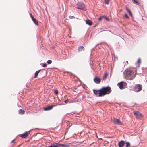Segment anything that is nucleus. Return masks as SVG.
<instances>
[{"instance_id": "obj_1", "label": "nucleus", "mask_w": 147, "mask_h": 147, "mask_svg": "<svg viewBox=\"0 0 147 147\" xmlns=\"http://www.w3.org/2000/svg\"><path fill=\"white\" fill-rule=\"evenodd\" d=\"M94 94L96 96L100 97L105 95L109 94L111 92V87L109 86L104 87L99 90H93Z\"/></svg>"}, {"instance_id": "obj_2", "label": "nucleus", "mask_w": 147, "mask_h": 147, "mask_svg": "<svg viewBox=\"0 0 147 147\" xmlns=\"http://www.w3.org/2000/svg\"><path fill=\"white\" fill-rule=\"evenodd\" d=\"M137 72L135 69L131 70L130 69H127L125 71L124 75L125 78L127 80H133L137 74Z\"/></svg>"}, {"instance_id": "obj_3", "label": "nucleus", "mask_w": 147, "mask_h": 147, "mask_svg": "<svg viewBox=\"0 0 147 147\" xmlns=\"http://www.w3.org/2000/svg\"><path fill=\"white\" fill-rule=\"evenodd\" d=\"M134 115L136 116V117L137 119H140L142 118L143 115L140 112L138 111H134Z\"/></svg>"}, {"instance_id": "obj_4", "label": "nucleus", "mask_w": 147, "mask_h": 147, "mask_svg": "<svg viewBox=\"0 0 147 147\" xmlns=\"http://www.w3.org/2000/svg\"><path fill=\"white\" fill-rule=\"evenodd\" d=\"M77 8L78 9L82 10H85L86 9L85 8V5L82 3H78L77 4Z\"/></svg>"}, {"instance_id": "obj_5", "label": "nucleus", "mask_w": 147, "mask_h": 147, "mask_svg": "<svg viewBox=\"0 0 147 147\" xmlns=\"http://www.w3.org/2000/svg\"><path fill=\"white\" fill-rule=\"evenodd\" d=\"M125 85H127V84L123 81H121L117 84V86L120 89H122L124 88L123 87Z\"/></svg>"}, {"instance_id": "obj_6", "label": "nucleus", "mask_w": 147, "mask_h": 147, "mask_svg": "<svg viewBox=\"0 0 147 147\" xmlns=\"http://www.w3.org/2000/svg\"><path fill=\"white\" fill-rule=\"evenodd\" d=\"M142 89V87L141 85L140 84H138L135 88L134 90L136 92H138L141 91Z\"/></svg>"}, {"instance_id": "obj_7", "label": "nucleus", "mask_w": 147, "mask_h": 147, "mask_svg": "<svg viewBox=\"0 0 147 147\" xmlns=\"http://www.w3.org/2000/svg\"><path fill=\"white\" fill-rule=\"evenodd\" d=\"M113 123L115 124L119 125H122V123L118 119L114 118L113 120Z\"/></svg>"}, {"instance_id": "obj_8", "label": "nucleus", "mask_w": 147, "mask_h": 147, "mask_svg": "<svg viewBox=\"0 0 147 147\" xmlns=\"http://www.w3.org/2000/svg\"><path fill=\"white\" fill-rule=\"evenodd\" d=\"M30 131L26 132L24 134H21L20 136L22 138H25L28 136L30 134Z\"/></svg>"}, {"instance_id": "obj_9", "label": "nucleus", "mask_w": 147, "mask_h": 147, "mask_svg": "<svg viewBox=\"0 0 147 147\" xmlns=\"http://www.w3.org/2000/svg\"><path fill=\"white\" fill-rule=\"evenodd\" d=\"M94 81L96 84H99L101 81V80L99 77H95L94 78Z\"/></svg>"}, {"instance_id": "obj_10", "label": "nucleus", "mask_w": 147, "mask_h": 147, "mask_svg": "<svg viewBox=\"0 0 147 147\" xmlns=\"http://www.w3.org/2000/svg\"><path fill=\"white\" fill-rule=\"evenodd\" d=\"M55 105L49 106H47L43 108V109L45 111H48L51 109L53 108Z\"/></svg>"}, {"instance_id": "obj_11", "label": "nucleus", "mask_w": 147, "mask_h": 147, "mask_svg": "<svg viewBox=\"0 0 147 147\" xmlns=\"http://www.w3.org/2000/svg\"><path fill=\"white\" fill-rule=\"evenodd\" d=\"M125 144V142L124 141L121 140L119 142V147H123Z\"/></svg>"}, {"instance_id": "obj_12", "label": "nucleus", "mask_w": 147, "mask_h": 147, "mask_svg": "<svg viewBox=\"0 0 147 147\" xmlns=\"http://www.w3.org/2000/svg\"><path fill=\"white\" fill-rule=\"evenodd\" d=\"M85 49L84 47L82 46H80L79 47L78 50V52H80L83 51H84Z\"/></svg>"}, {"instance_id": "obj_13", "label": "nucleus", "mask_w": 147, "mask_h": 147, "mask_svg": "<svg viewBox=\"0 0 147 147\" xmlns=\"http://www.w3.org/2000/svg\"><path fill=\"white\" fill-rule=\"evenodd\" d=\"M86 23L88 25H91L92 24V22L91 20H86Z\"/></svg>"}, {"instance_id": "obj_14", "label": "nucleus", "mask_w": 147, "mask_h": 147, "mask_svg": "<svg viewBox=\"0 0 147 147\" xmlns=\"http://www.w3.org/2000/svg\"><path fill=\"white\" fill-rule=\"evenodd\" d=\"M41 71V70H39L37 71L35 73V74L34 76V78H36L37 77V76H38V74Z\"/></svg>"}, {"instance_id": "obj_15", "label": "nucleus", "mask_w": 147, "mask_h": 147, "mask_svg": "<svg viewBox=\"0 0 147 147\" xmlns=\"http://www.w3.org/2000/svg\"><path fill=\"white\" fill-rule=\"evenodd\" d=\"M18 113L20 114H23L24 113L25 111L22 109H20L18 111Z\"/></svg>"}, {"instance_id": "obj_16", "label": "nucleus", "mask_w": 147, "mask_h": 147, "mask_svg": "<svg viewBox=\"0 0 147 147\" xmlns=\"http://www.w3.org/2000/svg\"><path fill=\"white\" fill-rule=\"evenodd\" d=\"M126 9L127 11L129 13V14L130 15V16L132 17V14L131 12V11L127 7L126 8Z\"/></svg>"}, {"instance_id": "obj_17", "label": "nucleus", "mask_w": 147, "mask_h": 147, "mask_svg": "<svg viewBox=\"0 0 147 147\" xmlns=\"http://www.w3.org/2000/svg\"><path fill=\"white\" fill-rule=\"evenodd\" d=\"M107 76H108L107 74V73H105L104 75L103 76V80H105L107 78Z\"/></svg>"}, {"instance_id": "obj_18", "label": "nucleus", "mask_w": 147, "mask_h": 147, "mask_svg": "<svg viewBox=\"0 0 147 147\" xmlns=\"http://www.w3.org/2000/svg\"><path fill=\"white\" fill-rule=\"evenodd\" d=\"M33 21L36 25H38V22L36 19H34V20H33Z\"/></svg>"}, {"instance_id": "obj_19", "label": "nucleus", "mask_w": 147, "mask_h": 147, "mask_svg": "<svg viewBox=\"0 0 147 147\" xmlns=\"http://www.w3.org/2000/svg\"><path fill=\"white\" fill-rule=\"evenodd\" d=\"M126 144V147H129L130 146V143L129 142H126L125 143Z\"/></svg>"}, {"instance_id": "obj_20", "label": "nucleus", "mask_w": 147, "mask_h": 147, "mask_svg": "<svg viewBox=\"0 0 147 147\" xmlns=\"http://www.w3.org/2000/svg\"><path fill=\"white\" fill-rule=\"evenodd\" d=\"M54 147H60V144H57L56 143L54 144Z\"/></svg>"}, {"instance_id": "obj_21", "label": "nucleus", "mask_w": 147, "mask_h": 147, "mask_svg": "<svg viewBox=\"0 0 147 147\" xmlns=\"http://www.w3.org/2000/svg\"><path fill=\"white\" fill-rule=\"evenodd\" d=\"M60 147L61 146L63 147H67V146L66 145L63 144H60Z\"/></svg>"}, {"instance_id": "obj_22", "label": "nucleus", "mask_w": 147, "mask_h": 147, "mask_svg": "<svg viewBox=\"0 0 147 147\" xmlns=\"http://www.w3.org/2000/svg\"><path fill=\"white\" fill-rule=\"evenodd\" d=\"M104 1L105 3L107 4H108L110 1V0H104Z\"/></svg>"}, {"instance_id": "obj_23", "label": "nucleus", "mask_w": 147, "mask_h": 147, "mask_svg": "<svg viewBox=\"0 0 147 147\" xmlns=\"http://www.w3.org/2000/svg\"><path fill=\"white\" fill-rule=\"evenodd\" d=\"M104 16H101L100 17V18H98V20L99 21L101 20L102 18H104Z\"/></svg>"}, {"instance_id": "obj_24", "label": "nucleus", "mask_w": 147, "mask_h": 147, "mask_svg": "<svg viewBox=\"0 0 147 147\" xmlns=\"http://www.w3.org/2000/svg\"><path fill=\"white\" fill-rule=\"evenodd\" d=\"M47 63L48 64H51L52 63V61L51 60H49L47 61Z\"/></svg>"}, {"instance_id": "obj_25", "label": "nucleus", "mask_w": 147, "mask_h": 147, "mask_svg": "<svg viewBox=\"0 0 147 147\" xmlns=\"http://www.w3.org/2000/svg\"><path fill=\"white\" fill-rule=\"evenodd\" d=\"M54 93L56 94H57L58 93V91L57 90H55L54 91Z\"/></svg>"}, {"instance_id": "obj_26", "label": "nucleus", "mask_w": 147, "mask_h": 147, "mask_svg": "<svg viewBox=\"0 0 147 147\" xmlns=\"http://www.w3.org/2000/svg\"><path fill=\"white\" fill-rule=\"evenodd\" d=\"M69 18L71 19L73 18H74L75 17L74 16H70L69 17Z\"/></svg>"}, {"instance_id": "obj_27", "label": "nucleus", "mask_w": 147, "mask_h": 147, "mask_svg": "<svg viewBox=\"0 0 147 147\" xmlns=\"http://www.w3.org/2000/svg\"><path fill=\"white\" fill-rule=\"evenodd\" d=\"M141 62V59L140 58L138 59V63L140 64V63Z\"/></svg>"}, {"instance_id": "obj_28", "label": "nucleus", "mask_w": 147, "mask_h": 147, "mask_svg": "<svg viewBox=\"0 0 147 147\" xmlns=\"http://www.w3.org/2000/svg\"><path fill=\"white\" fill-rule=\"evenodd\" d=\"M124 16H125V18H129V17L126 14H124Z\"/></svg>"}, {"instance_id": "obj_29", "label": "nucleus", "mask_w": 147, "mask_h": 147, "mask_svg": "<svg viewBox=\"0 0 147 147\" xmlns=\"http://www.w3.org/2000/svg\"><path fill=\"white\" fill-rule=\"evenodd\" d=\"M104 18H105V19L106 20H107V21H109V18H107V17H105V16H104Z\"/></svg>"}, {"instance_id": "obj_30", "label": "nucleus", "mask_w": 147, "mask_h": 147, "mask_svg": "<svg viewBox=\"0 0 147 147\" xmlns=\"http://www.w3.org/2000/svg\"><path fill=\"white\" fill-rule=\"evenodd\" d=\"M68 99H67V100H65L64 101V102L66 104L68 102Z\"/></svg>"}, {"instance_id": "obj_31", "label": "nucleus", "mask_w": 147, "mask_h": 147, "mask_svg": "<svg viewBox=\"0 0 147 147\" xmlns=\"http://www.w3.org/2000/svg\"><path fill=\"white\" fill-rule=\"evenodd\" d=\"M47 64L46 63H44L43 65V67H45L47 66Z\"/></svg>"}, {"instance_id": "obj_32", "label": "nucleus", "mask_w": 147, "mask_h": 147, "mask_svg": "<svg viewBox=\"0 0 147 147\" xmlns=\"http://www.w3.org/2000/svg\"><path fill=\"white\" fill-rule=\"evenodd\" d=\"M48 147H54V144L52 145L49 146Z\"/></svg>"}, {"instance_id": "obj_33", "label": "nucleus", "mask_w": 147, "mask_h": 147, "mask_svg": "<svg viewBox=\"0 0 147 147\" xmlns=\"http://www.w3.org/2000/svg\"><path fill=\"white\" fill-rule=\"evenodd\" d=\"M31 18L32 19V21H33V20H34V19H35L34 18V17H32Z\"/></svg>"}, {"instance_id": "obj_34", "label": "nucleus", "mask_w": 147, "mask_h": 147, "mask_svg": "<svg viewBox=\"0 0 147 147\" xmlns=\"http://www.w3.org/2000/svg\"><path fill=\"white\" fill-rule=\"evenodd\" d=\"M30 16L31 17H33V16L32 15L31 13H30Z\"/></svg>"}, {"instance_id": "obj_35", "label": "nucleus", "mask_w": 147, "mask_h": 147, "mask_svg": "<svg viewBox=\"0 0 147 147\" xmlns=\"http://www.w3.org/2000/svg\"><path fill=\"white\" fill-rule=\"evenodd\" d=\"M14 140H12V141H11V143H12L14 141Z\"/></svg>"}, {"instance_id": "obj_36", "label": "nucleus", "mask_w": 147, "mask_h": 147, "mask_svg": "<svg viewBox=\"0 0 147 147\" xmlns=\"http://www.w3.org/2000/svg\"><path fill=\"white\" fill-rule=\"evenodd\" d=\"M43 71H44L45 73V70H44V71H42V72H43Z\"/></svg>"}]
</instances>
